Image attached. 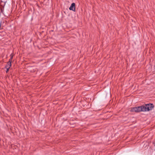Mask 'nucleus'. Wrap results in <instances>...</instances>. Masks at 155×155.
<instances>
[{
    "mask_svg": "<svg viewBox=\"0 0 155 155\" xmlns=\"http://www.w3.org/2000/svg\"><path fill=\"white\" fill-rule=\"evenodd\" d=\"M11 63L12 61H9L7 63V65H8V67L10 68L11 66Z\"/></svg>",
    "mask_w": 155,
    "mask_h": 155,
    "instance_id": "20e7f679",
    "label": "nucleus"
},
{
    "mask_svg": "<svg viewBox=\"0 0 155 155\" xmlns=\"http://www.w3.org/2000/svg\"><path fill=\"white\" fill-rule=\"evenodd\" d=\"M143 108V112L148 111L152 110L154 107L153 104H145L144 106H142Z\"/></svg>",
    "mask_w": 155,
    "mask_h": 155,
    "instance_id": "f257e3e1",
    "label": "nucleus"
},
{
    "mask_svg": "<svg viewBox=\"0 0 155 155\" xmlns=\"http://www.w3.org/2000/svg\"><path fill=\"white\" fill-rule=\"evenodd\" d=\"M69 9L70 10H72L73 11H75V4L74 3H73L70 8Z\"/></svg>",
    "mask_w": 155,
    "mask_h": 155,
    "instance_id": "7ed1b4c3",
    "label": "nucleus"
},
{
    "mask_svg": "<svg viewBox=\"0 0 155 155\" xmlns=\"http://www.w3.org/2000/svg\"><path fill=\"white\" fill-rule=\"evenodd\" d=\"M9 68V67H8V65H6L5 67V68H6V72L7 73L8 71V70H9V68Z\"/></svg>",
    "mask_w": 155,
    "mask_h": 155,
    "instance_id": "423d86ee",
    "label": "nucleus"
},
{
    "mask_svg": "<svg viewBox=\"0 0 155 155\" xmlns=\"http://www.w3.org/2000/svg\"><path fill=\"white\" fill-rule=\"evenodd\" d=\"M10 59H9V61H12V60L13 58V55L12 54H11L10 55Z\"/></svg>",
    "mask_w": 155,
    "mask_h": 155,
    "instance_id": "39448f33",
    "label": "nucleus"
},
{
    "mask_svg": "<svg viewBox=\"0 0 155 155\" xmlns=\"http://www.w3.org/2000/svg\"><path fill=\"white\" fill-rule=\"evenodd\" d=\"M143 107L142 106L137 107H135L131 108L130 111L131 112H139L141 111L143 112Z\"/></svg>",
    "mask_w": 155,
    "mask_h": 155,
    "instance_id": "f03ea898",
    "label": "nucleus"
}]
</instances>
